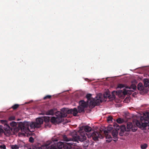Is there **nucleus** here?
Wrapping results in <instances>:
<instances>
[{"mask_svg": "<svg viewBox=\"0 0 149 149\" xmlns=\"http://www.w3.org/2000/svg\"><path fill=\"white\" fill-rule=\"evenodd\" d=\"M92 95L90 94H88L86 95V98L87 99V102H85L83 100H81L79 102V106L78 107V113L84 112V109L87 107L89 102L90 106H95V105H98L100 103L102 102L101 99V94H99L97 95L95 98H91Z\"/></svg>", "mask_w": 149, "mask_h": 149, "instance_id": "1", "label": "nucleus"}, {"mask_svg": "<svg viewBox=\"0 0 149 149\" xmlns=\"http://www.w3.org/2000/svg\"><path fill=\"white\" fill-rule=\"evenodd\" d=\"M77 113V109L76 108L68 110L63 109L61 112L60 113L59 116L57 117L56 118L54 117H52L51 119V121L52 123L54 124L60 123L63 121L62 118L66 117L68 114H73L74 116H76Z\"/></svg>", "mask_w": 149, "mask_h": 149, "instance_id": "2", "label": "nucleus"}, {"mask_svg": "<svg viewBox=\"0 0 149 149\" xmlns=\"http://www.w3.org/2000/svg\"><path fill=\"white\" fill-rule=\"evenodd\" d=\"M131 94V91L129 90L124 89L123 91L122 90L118 91H114L112 93V95H111L109 91L106 92L104 94V98H108L109 99H114L115 97V94L118 96L119 97H121L122 95H125L127 94Z\"/></svg>", "mask_w": 149, "mask_h": 149, "instance_id": "3", "label": "nucleus"}, {"mask_svg": "<svg viewBox=\"0 0 149 149\" xmlns=\"http://www.w3.org/2000/svg\"><path fill=\"white\" fill-rule=\"evenodd\" d=\"M72 146H76V144L72 141L64 144L63 143L60 142L57 143H54V144H52L49 148V149H62L63 148L64 149H71L72 148Z\"/></svg>", "mask_w": 149, "mask_h": 149, "instance_id": "4", "label": "nucleus"}, {"mask_svg": "<svg viewBox=\"0 0 149 149\" xmlns=\"http://www.w3.org/2000/svg\"><path fill=\"white\" fill-rule=\"evenodd\" d=\"M141 121L137 120L136 122V124L137 126L139 128H145L147 126H149V115L147 113V116L145 117L144 115L143 117L140 118Z\"/></svg>", "mask_w": 149, "mask_h": 149, "instance_id": "5", "label": "nucleus"}, {"mask_svg": "<svg viewBox=\"0 0 149 149\" xmlns=\"http://www.w3.org/2000/svg\"><path fill=\"white\" fill-rule=\"evenodd\" d=\"M114 127L115 129L113 130L112 134L113 138L114 139H116L117 138L119 130L120 129V132L123 133L124 132V131L126 129L125 126L123 125L120 126L117 123L114 124Z\"/></svg>", "mask_w": 149, "mask_h": 149, "instance_id": "6", "label": "nucleus"}, {"mask_svg": "<svg viewBox=\"0 0 149 149\" xmlns=\"http://www.w3.org/2000/svg\"><path fill=\"white\" fill-rule=\"evenodd\" d=\"M43 122V120L42 117L37 118L36 120V122H32L30 124V127L31 128H39L41 127Z\"/></svg>", "mask_w": 149, "mask_h": 149, "instance_id": "7", "label": "nucleus"}, {"mask_svg": "<svg viewBox=\"0 0 149 149\" xmlns=\"http://www.w3.org/2000/svg\"><path fill=\"white\" fill-rule=\"evenodd\" d=\"M0 122L4 125V129L5 131L4 134L6 135H9L11 133L12 129L8 124L7 121L5 120H1Z\"/></svg>", "mask_w": 149, "mask_h": 149, "instance_id": "8", "label": "nucleus"}, {"mask_svg": "<svg viewBox=\"0 0 149 149\" xmlns=\"http://www.w3.org/2000/svg\"><path fill=\"white\" fill-rule=\"evenodd\" d=\"M86 134L85 132H80L79 135H76L74 137V139L75 141H79L82 142L86 139Z\"/></svg>", "mask_w": 149, "mask_h": 149, "instance_id": "9", "label": "nucleus"}, {"mask_svg": "<svg viewBox=\"0 0 149 149\" xmlns=\"http://www.w3.org/2000/svg\"><path fill=\"white\" fill-rule=\"evenodd\" d=\"M30 124L29 123L25 122L23 123H21L19 125V127L22 131L25 133L29 131V126H30Z\"/></svg>", "mask_w": 149, "mask_h": 149, "instance_id": "10", "label": "nucleus"}, {"mask_svg": "<svg viewBox=\"0 0 149 149\" xmlns=\"http://www.w3.org/2000/svg\"><path fill=\"white\" fill-rule=\"evenodd\" d=\"M91 136L93 137V139L95 141H97L99 138L102 136L101 133L98 132H94L91 134Z\"/></svg>", "mask_w": 149, "mask_h": 149, "instance_id": "11", "label": "nucleus"}, {"mask_svg": "<svg viewBox=\"0 0 149 149\" xmlns=\"http://www.w3.org/2000/svg\"><path fill=\"white\" fill-rule=\"evenodd\" d=\"M132 127H133V125H132V123H131V122L128 123L127 124V129H126V128L125 130L124 131H130V130H131V129H132Z\"/></svg>", "mask_w": 149, "mask_h": 149, "instance_id": "12", "label": "nucleus"}, {"mask_svg": "<svg viewBox=\"0 0 149 149\" xmlns=\"http://www.w3.org/2000/svg\"><path fill=\"white\" fill-rule=\"evenodd\" d=\"M113 129V127L111 126H109L107 128V130L104 131V133L106 134L110 132Z\"/></svg>", "mask_w": 149, "mask_h": 149, "instance_id": "13", "label": "nucleus"}, {"mask_svg": "<svg viewBox=\"0 0 149 149\" xmlns=\"http://www.w3.org/2000/svg\"><path fill=\"white\" fill-rule=\"evenodd\" d=\"M138 89L141 91H143L144 89V87L142 83H140L138 85Z\"/></svg>", "mask_w": 149, "mask_h": 149, "instance_id": "14", "label": "nucleus"}, {"mask_svg": "<svg viewBox=\"0 0 149 149\" xmlns=\"http://www.w3.org/2000/svg\"><path fill=\"white\" fill-rule=\"evenodd\" d=\"M43 120V121H44L45 123L49 122L50 120V118L48 116H44L42 117Z\"/></svg>", "mask_w": 149, "mask_h": 149, "instance_id": "15", "label": "nucleus"}, {"mask_svg": "<svg viewBox=\"0 0 149 149\" xmlns=\"http://www.w3.org/2000/svg\"><path fill=\"white\" fill-rule=\"evenodd\" d=\"M126 88H129L130 89L132 88L133 90H135L136 89V86L134 84H132L129 87L128 86H126Z\"/></svg>", "mask_w": 149, "mask_h": 149, "instance_id": "16", "label": "nucleus"}, {"mask_svg": "<svg viewBox=\"0 0 149 149\" xmlns=\"http://www.w3.org/2000/svg\"><path fill=\"white\" fill-rule=\"evenodd\" d=\"M92 128L91 127L88 126L84 127V130L86 132H89L91 131Z\"/></svg>", "mask_w": 149, "mask_h": 149, "instance_id": "17", "label": "nucleus"}, {"mask_svg": "<svg viewBox=\"0 0 149 149\" xmlns=\"http://www.w3.org/2000/svg\"><path fill=\"white\" fill-rule=\"evenodd\" d=\"M144 85L146 87L149 86V80L148 79H144Z\"/></svg>", "mask_w": 149, "mask_h": 149, "instance_id": "18", "label": "nucleus"}, {"mask_svg": "<svg viewBox=\"0 0 149 149\" xmlns=\"http://www.w3.org/2000/svg\"><path fill=\"white\" fill-rule=\"evenodd\" d=\"M54 113V111L53 109H51L46 112V114L47 115H53Z\"/></svg>", "mask_w": 149, "mask_h": 149, "instance_id": "19", "label": "nucleus"}, {"mask_svg": "<svg viewBox=\"0 0 149 149\" xmlns=\"http://www.w3.org/2000/svg\"><path fill=\"white\" fill-rule=\"evenodd\" d=\"M148 147V145L147 144L145 143L141 146V148L142 149H146Z\"/></svg>", "mask_w": 149, "mask_h": 149, "instance_id": "20", "label": "nucleus"}, {"mask_svg": "<svg viewBox=\"0 0 149 149\" xmlns=\"http://www.w3.org/2000/svg\"><path fill=\"white\" fill-rule=\"evenodd\" d=\"M19 105L18 104H15L12 106V108L13 110H15L17 109L19 107Z\"/></svg>", "mask_w": 149, "mask_h": 149, "instance_id": "21", "label": "nucleus"}, {"mask_svg": "<svg viewBox=\"0 0 149 149\" xmlns=\"http://www.w3.org/2000/svg\"><path fill=\"white\" fill-rule=\"evenodd\" d=\"M12 149H18L19 148V146L16 145H12L11 146Z\"/></svg>", "mask_w": 149, "mask_h": 149, "instance_id": "22", "label": "nucleus"}, {"mask_svg": "<svg viewBox=\"0 0 149 149\" xmlns=\"http://www.w3.org/2000/svg\"><path fill=\"white\" fill-rule=\"evenodd\" d=\"M124 87H125L124 85L123 84H119L117 86V88H121Z\"/></svg>", "mask_w": 149, "mask_h": 149, "instance_id": "23", "label": "nucleus"}, {"mask_svg": "<svg viewBox=\"0 0 149 149\" xmlns=\"http://www.w3.org/2000/svg\"><path fill=\"white\" fill-rule=\"evenodd\" d=\"M106 135V138L107 139H112V138L110 135H109L108 133L105 134Z\"/></svg>", "mask_w": 149, "mask_h": 149, "instance_id": "24", "label": "nucleus"}, {"mask_svg": "<svg viewBox=\"0 0 149 149\" xmlns=\"http://www.w3.org/2000/svg\"><path fill=\"white\" fill-rule=\"evenodd\" d=\"M10 125L12 127H14L16 125L17 123L15 122H12L10 123Z\"/></svg>", "mask_w": 149, "mask_h": 149, "instance_id": "25", "label": "nucleus"}, {"mask_svg": "<svg viewBox=\"0 0 149 149\" xmlns=\"http://www.w3.org/2000/svg\"><path fill=\"white\" fill-rule=\"evenodd\" d=\"M117 122L118 123H123V121L122 119L120 118H119L117 119Z\"/></svg>", "mask_w": 149, "mask_h": 149, "instance_id": "26", "label": "nucleus"}, {"mask_svg": "<svg viewBox=\"0 0 149 149\" xmlns=\"http://www.w3.org/2000/svg\"><path fill=\"white\" fill-rule=\"evenodd\" d=\"M63 139L64 141H68L70 140L65 136H63Z\"/></svg>", "mask_w": 149, "mask_h": 149, "instance_id": "27", "label": "nucleus"}, {"mask_svg": "<svg viewBox=\"0 0 149 149\" xmlns=\"http://www.w3.org/2000/svg\"><path fill=\"white\" fill-rule=\"evenodd\" d=\"M15 119V117L13 116H10L8 118L9 120L10 121L14 120Z\"/></svg>", "mask_w": 149, "mask_h": 149, "instance_id": "28", "label": "nucleus"}, {"mask_svg": "<svg viewBox=\"0 0 149 149\" xmlns=\"http://www.w3.org/2000/svg\"><path fill=\"white\" fill-rule=\"evenodd\" d=\"M51 97V96L49 95H47L44 97V100H46L47 99H50Z\"/></svg>", "mask_w": 149, "mask_h": 149, "instance_id": "29", "label": "nucleus"}, {"mask_svg": "<svg viewBox=\"0 0 149 149\" xmlns=\"http://www.w3.org/2000/svg\"><path fill=\"white\" fill-rule=\"evenodd\" d=\"M5 132H4V131L3 129V127L1 125H0V133H4Z\"/></svg>", "mask_w": 149, "mask_h": 149, "instance_id": "30", "label": "nucleus"}, {"mask_svg": "<svg viewBox=\"0 0 149 149\" xmlns=\"http://www.w3.org/2000/svg\"><path fill=\"white\" fill-rule=\"evenodd\" d=\"M132 130V131L133 132H135L137 130V127H133V126L132 127L131 129Z\"/></svg>", "mask_w": 149, "mask_h": 149, "instance_id": "31", "label": "nucleus"}, {"mask_svg": "<svg viewBox=\"0 0 149 149\" xmlns=\"http://www.w3.org/2000/svg\"><path fill=\"white\" fill-rule=\"evenodd\" d=\"M113 119L112 117L111 116H109L107 119L108 121H112Z\"/></svg>", "mask_w": 149, "mask_h": 149, "instance_id": "32", "label": "nucleus"}, {"mask_svg": "<svg viewBox=\"0 0 149 149\" xmlns=\"http://www.w3.org/2000/svg\"><path fill=\"white\" fill-rule=\"evenodd\" d=\"M34 139L32 137H31L29 139V141L31 143H33L34 142Z\"/></svg>", "mask_w": 149, "mask_h": 149, "instance_id": "33", "label": "nucleus"}, {"mask_svg": "<svg viewBox=\"0 0 149 149\" xmlns=\"http://www.w3.org/2000/svg\"><path fill=\"white\" fill-rule=\"evenodd\" d=\"M51 143L50 141H48L45 144V146L47 147Z\"/></svg>", "mask_w": 149, "mask_h": 149, "instance_id": "34", "label": "nucleus"}, {"mask_svg": "<svg viewBox=\"0 0 149 149\" xmlns=\"http://www.w3.org/2000/svg\"><path fill=\"white\" fill-rule=\"evenodd\" d=\"M0 148L1 149H5L6 148V147L5 145H2L0 146Z\"/></svg>", "mask_w": 149, "mask_h": 149, "instance_id": "35", "label": "nucleus"}, {"mask_svg": "<svg viewBox=\"0 0 149 149\" xmlns=\"http://www.w3.org/2000/svg\"><path fill=\"white\" fill-rule=\"evenodd\" d=\"M111 140L112 139H107L106 140V141L108 143H109L111 141Z\"/></svg>", "mask_w": 149, "mask_h": 149, "instance_id": "36", "label": "nucleus"}, {"mask_svg": "<svg viewBox=\"0 0 149 149\" xmlns=\"http://www.w3.org/2000/svg\"><path fill=\"white\" fill-rule=\"evenodd\" d=\"M119 134L120 135V136H122V134H121V133L120 132V133H119Z\"/></svg>", "mask_w": 149, "mask_h": 149, "instance_id": "37", "label": "nucleus"}, {"mask_svg": "<svg viewBox=\"0 0 149 149\" xmlns=\"http://www.w3.org/2000/svg\"><path fill=\"white\" fill-rule=\"evenodd\" d=\"M38 149H42V148L41 147L39 148Z\"/></svg>", "mask_w": 149, "mask_h": 149, "instance_id": "38", "label": "nucleus"}, {"mask_svg": "<svg viewBox=\"0 0 149 149\" xmlns=\"http://www.w3.org/2000/svg\"><path fill=\"white\" fill-rule=\"evenodd\" d=\"M81 130V129H80V130Z\"/></svg>", "mask_w": 149, "mask_h": 149, "instance_id": "39", "label": "nucleus"}]
</instances>
